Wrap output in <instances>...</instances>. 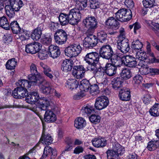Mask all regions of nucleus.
I'll return each mask as SVG.
<instances>
[{
    "instance_id": "603ef678",
    "label": "nucleus",
    "mask_w": 159,
    "mask_h": 159,
    "mask_svg": "<svg viewBox=\"0 0 159 159\" xmlns=\"http://www.w3.org/2000/svg\"><path fill=\"white\" fill-rule=\"evenodd\" d=\"M136 57L139 60L143 61L146 59L147 56L145 52H138L137 53Z\"/></svg>"
},
{
    "instance_id": "6e6d98bb",
    "label": "nucleus",
    "mask_w": 159,
    "mask_h": 159,
    "mask_svg": "<svg viewBox=\"0 0 159 159\" xmlns=\"http://www.w3.org/2000/svg\"><path fill=\"white\" fill-rule=\"evenodd\" d=\"M99 87L96 84L90 85L89 89L90 92L92 93L96 92V93L99 92Z\"/></svg>"
},
{
    "instance_id": "8fccbe9b",
    "label": "nucleus",
    "mask_w": 159,
    "mask_h": 159,
    "mask_svg": "<svg viewBox=\"0 0 159 159\" xmlns=\"http://www.w3.org/2000/svg\"><path fill=\"white\" fill-rule=\"evenodd\" d=\"M143 78L140 75H136L134 77V84L135 86H137L142 83Z\"/></svg>"
},
{
    "instance_id": "dca6fc26",
    "label": "nucleus",
    "mask_w": 159,
    "mask_h": 159,
    "mask_svg": "<svg viewBox=\"0 0 159 159\" xmlns=\"http://www.w3.org/2000/svg\"><path fill=\"white\" fill-rule=\"evenodd\" d=\"M28 78L30 80V82H34L33 85H38L39 84H46L47 82L45 81V80L41 75L40 74H34L33 73L29 75Z\"/></svg>"
},
{
    "instance_id": "423d86ee",
    "label": "nucleus",
    "mask_w": 159,
    "mask_h": 159,
    "mask_svg": "<svg viewBox=\"0 0 159 159\" xmlns=\"http://www.w3.org/2000/svg\"><path fill=\"white\" fill-rule=\"evenodd\" d=\"M68 35L66 32L62 29L57 30L54 34V38L56 43L59 45L65 44L67 39Z\"/></svg>"
},
{
    "instance_id": "49530a36",
    "label": "nucleus",
    "mask_w": 159,
    "mask_h": 159,
    "mask_svg": "<svg viewBox=\"0 0 159 159\" xmlns=\"http://www.w3.org/2000/svg\"><path fill=\"white\" fill-rule=\"evenodd\" d=\"M143 2L144 6L146 8H150L155 6L154 5L155 0H143Z\"/></svg>"
},
{
    "instance_id": "864d4df0",
    "label": "nucleus",
    "mask_w": 159,
    "mask_h": 159,
    "mask_svg": "<svg viewBox=\"0 0 159 159\" xmlns=\"http://www.w3.org/2000/svg\"><path fill=\"white\" fill-rule=\"evenodd\" d=\"M90 7L91 9H96L99 7V3L98 0H90Z\"/></svg>"
},
{
    "instance_id": "b1692460",
    "label": "nucleus",
    "mask_w": 159,
    "mask_h": 159,
    "mask_svg": "<svg viewBox=\"0 0 159 159\" xmlns=\"http://www.w3.org/2000/svg\"><path fill=\"white\" fill-rule=\"evenodd\" d=\"M49 54L53 58H57L60 55V51L57 46L51 45L49 47Z\"/></svg>"
},
{
    "instance_id": "774afa93",
    "label": "nucleus",
    "mask_w": 159,
    "mask_h": 159,
    "mask_svg": "<svg viewBox=\"0 0 159 159\" xmlns=\"http://www.w3.org/2000/svg\"><path fill=\"white\" fill-rule=\"evenodd\" d=\"M57 25V23H54V22H51L49 25V28L50 30L53 32H55L57 31V27L56 26Z\"/></svg>"
},
{
    "instance_id": "1a4fd4ad",
    "label": "nucleus",
    "mask_w": 159,
    "mask_h": 159,
    "mask_svg": "<svg viewBox=\"0 0 159 159\" xmlns=\"http://www.w3.org/2000/svg\"><path fill=\"white\" fill-rule=\"evenodd\" d=\"M109 103L108 98L105 96H102L96 99L94 106L96 109L101 110L106 108Z\"/></svg>"
},
{
    "instance_id": "c03bdc74",
    "label": "nucleus",
    "mask_w": 159,
    "mask_h": 159,
    "mask_svg": "<svg viewBox=\"0 0 159 159\" xmlns=\"http://www.w3.org/2000/svg\"><path fill=\"white\" fill-rule=\"evenodd\" d=\"M100 119L99 116L95 114H92L89 117L90 122L94 124L99 123L100 121Z\"/></svg>"
},
{
    "instance_id": "09e8293b",
    "label": "nucleus",
    "mask_w": 159,
    "mask_h": 159,
    "mask_svg": "<svg viewBox=\"0 0 159 159\" xmlns=\"http://www.w3.org/2000/svg\"><path fill=\"white\" fill-rule=\"evenodd\" d=\"M38 53L39 57L41 59H45L47 58L48 56V52L44 49L39 50Z\"/></svg>"
},
{
    "instance_id": "473e14b6",
    "label": "nucleus",
    "mask_w": 159,
    "mask_h": 159,
    "mask_svg": "<svg viewBox=\"0 0 159 159\" xmlns=\"http://www.w3.org/2000/svg\"><path fill=\"white\" fill-rule=\"evenodd\" d=\"M10 27L14 34H17L21 32V28L16 21H12L10 25Z\"/></svg>"
},
{
    "instance_id": "0e129e2a",
    "label": "nucleus",
    "mask_w": 159,
    "mask_h": 159,
    "mask_svg": "<svg viewBox=\"0 0 159 159\" xmlns=\"http://www.w3.org/2000/svg\"><path fill=\"white\" fill-rule=\"evenodd\" d=\"M30 70L31 73L34 74H38L36 66L33 63L31 64L30 66Z\"/></svg>"
},
{
    "instance_id": "f03ea898",
    "label": "nucleus",
    "mask_w": 159,
    "mask_h": 159,
    "mask_svg": "<svg viewBox=\"0 0 159 159\" xmlns=\"http://www.w3.org/2000/svg\"><path fill=\"white\" fill-rule=\"evenodd\" d=\"M83 24L88 29L87 31L93 33L97 27L98 21L94 16L86 17L83 20Z\"/></svg>"
},
{
    "instance_id": "bf43d9fd",
    "label": "nucleus",
    "mask_w": 159,
    "mask_h": 159,
    "mask_svg": "<svg viewBox=\"0 0 159 159\" xmlns=\"http://www.w3.org/2000/svg\"><path fill=\"white\" fill-rule=\"evenodd\" d=\"M125 4L129 10H130L134 7V3L132 0H125Z\"/></svg>"
},
{
    "instance_id": "ddd939ff",
    "label": "nucleus",
    "mask_w": 159,
    "mask_h": 159,
    "mask_svg": "<svg viewBox=\"0 0 159 159\" xmlns=\"http://www.w3.org/2000/svg\"><path fill=\"white\" fill-rule=\"evenodd\" d=\"M117 44L118 49L123 53H127L129 51L130 48L129 40L127 39L119 40Z\"/></svg>"
},
{
    "instance_id": "052dcab7",
    "label": "nucleus",
    "mask_w": 159,
    "mask_h": 159,
    "mask_svg": "<svg viewBox=\"0 0 159 159\" xmlns=\"http://www.w3.org/2000/svg\"><path fill=\"white\" fill-rule=\"evenodd\" d=\"M120 35L119 36V40L123 39H126L125 37V29L123 28H120Z\"/></svg>"
},
{
    "instance_id": "393cba45",
    "label": "nucleus",
    "mask_w": 159,
    "mask_h": 159,
    "mask_svg": "<svg viewBox=\"0 0 159 159\" xmlns=\"http://www.w3.org/2000/svg\"><path fill=\"white\" fill-rule=\"evenodd\" d=\"M97 35V39L99 42L101 43H105L107 42V34L104 31H98Z\"/></svg>"
},
{
    "instance_id": "3c124183",
    "label": "nucleus",
    "mask_w": 159,
    "mask_h": 159,
    "mask_svg": "<svg viewBox=\"0 0 159 159\" xmlns=\"http://www.w3.org/2000/svg\"><path fill=\"white\" fill-rule=\"evenodd\" d=\"M52 148L49 146H47L45 147L43 153L42 157L43 158L46 157L48 155L51 154L52 152Z\"/></svg>"
},
{
    "instance_id": "9b49d317",
    "label": "nucleus",
    "mask_w": 159,
    "mask_h": 159,
    "mask_svg": "<svg viewBox=\"0 0 159 159\" xmlns=\"http://www.w3.org/2000/svg\"><path fill=\"white\" fill-rule=\"evenodd\" d=\"M44 99H47L44 97L39 98V94L37 91H31L29 94H28L26 97L25 100L27 102L31 104H34L36 102H37L36 105V110H37V105L40 99L44 100Z\"/></svg>"
},
{
    "instance_id": "bb28decb",
    "label": "nucleus",
    "mask_w": 159,
    "mask_h": 159,
    "mask_svg": "<svg viewBox=\"0 0 159 159\" xmlns=\"http://www.w3.org/2000/svg\"><path fill=\"white\" fill-rule=\"evenodd\" d=\"M123 82V80L120 77L114 78L112 81L113 88L115 90H117L122 86Z\"/></svg>"
},
{
    "instance_id": "4d7b16f0",
    "label": "nucleus",
    "mask_w": 159,
    "mask_h": 159,
    "mask_svg": "<svg viewBox=\"0 0 159 159\" xmlns=\"http://www.w3.org/2000/svg\"><path fill=\"white\" fill-rule=\"evenodd\" d=\"M51 39L49 37H44L41 39V41L43 44L49 45L51 42Z\"/></svg>"
},
{
    "instance_id": "39448f33",
    "label": "nucleus",
    "mask_w": 159,
    "mask_h": 159,
    "mask_svg": "<svg viewBox=\"0 0 159 159\" xmlns=\"http://www.w3.org/2000/svg\"><path fill=\"white\" fill-rule=\"evenodd\" d=\"M82 50L80 45L76 44L71 45L66 48L64 50L66 55L70 57L77 56Z\"/></svg>"
},
{
    "instance_id": "a19ab883",
    "label": "nucleus",
    "mask_w": 159,
    "mask_h": 159,
    "mask_svg": "<svg viewBox=\"0 0 159 159\" xmlns=\"http://www.w3.org/2000/svg\"><path fill=\"white\" fill-rule=\"evenodd\" d=\"M81 111L83 115L88 116L91 113H93L95 112V109L92 107H89L87 106H84L82 109Z\"/></svg>"
},
{
    "instance_id": "37998d69",
    "label": "nucleus",
    "mask_w": 159,
    "mask_h": 159,
    "mask_svg": "<svg viewBox=\"0 0 159 159\" xmlns=\"http://www.w3.org/2000/svg\"><path fill=\"white\" fill-rule=\"evenodd\" d=\"M79 2L76 5V10H83L87 6V0H76Z\"/></svg>"
},
{
    "instance_id": "5701e85b",
    "label": "nucleus",
    "mask_w": 159,
    "mask_h": 159,
    "mask_svg": "<svg viewBox=\"0 0 159 159\" xmlns=\"http://www.w3.org/2000/svg\"><path fill=\"white\" fill-rule=\"evenodd\" d=\"M119 96L120 99L123 101H128L130 99V92L128 89H121L120 91Z\"/></svg>"
},
{
    "instance_id": "6ab92c4d",
    "label": "nucleus",
    "mask_w": 159,
    "mask_h": 159,
    "mask_svg": "<svg viewBox=\"0 0 159 159\" xmlns=\"http://www.w3.org/2000/svg\"><path fill=\"white\" fill-rule=\"evenodd\" d=\"M120 67V65L114 66L110 63H107L104 68L105 73L109 76H113L116 73L117 68Z\"/></svg>"
},
{
    "instance_id": "72a5a7b5",
    "label": "nucleus",
    "mask_w": 159,
    "mask_h": 159,
    "mask_svg": "<svg viewBox=\"0 0 159 159\" xmlns=\"http://www.w3.org/2000/svg\"><path fill=\"white\" fill-rule=\"evenodd\" d=\"M107 157L108 159H119L120 154L113 150H108L106 152Z\"/></svg>"
},
{
    "instance_id": "2eb2a0df",
    "label": "nucleus",
    "mask_w": 159,
    "mask_h": 159,
    "mask_svg": "<svg viewBox=\"0 0 159 159\" xmlns=\"http://www.w3.org/2000/svg\"><path fill=\"white\" fill-rule=\"evenodd\" d=\"M87 69L83 65L75 66L73 67L72 74L77 79L83 78Z\"/></svg>"
},
{
    "instance_id": "20e7f679",
    "label": "nucleus",
    "mask_w": 159,
    "mask_h": 159,
    "mask_svg": "<svg viewBox=\"0 0 159 159\" xmlns=\"http://www.w3.org/2000/svg\"><path fill=\"white\" fill-rule=\"evenodd\" d=\"M45 81L47 83H40L38 85L39 86L41 91L44 94L46 95L50 94L53 96L59 98L60 96V94L54 89L52 88L49 86V82L45 80Z\"/></svg>"
},
{
    "instance_id": "4c0bfd02",
    "label": "nucleus",
    "mask_w": 159,
    "mask_h": 159,
    "mask_svg": "<svg viewBox=\"0 0 159 159\" xmlns=\"http://www.w3.org/2000/svg\"><path fill=\"white\" fill-rule=\"evenodd\" d=\"M159 147V140L150 141L148 142L147 147L148 149L150 151L155 150Z\"/></svg>"
},
{
    "instance_id": "a18cd8bd",
    "label": "nucleus",
    "mask_w": 159,
    "mask_h": 159,
    "mask_svg": "<svg viewBox=\"0 0 159 159\" xmlns=\"http://www.w3.org/2000/svg\"><path fill=\"white\" fill-rule=\"evenodd\" d=\"M42 34V32L34 29L31 35V38L33 40H37L40 39Z\"/></svg>"
},
{
    "instance_id": "0eeeda50",
    "label": "nucleus",
    "mask_w": 159,
    "mask_h": 159,
    "mask_svg": "<svg viewBox=\"0 0 159 159\" xmlns=\"http://www.w3.org/2000/svg\"><path fill=\"white\" fill-rule=\"evenodd\" d=\"M98 41L95 35L90 34L88 35L83 40V45L86 48H92L97 44Z\"/></svg>"
},
{
    "instance_id": "f3484780",
    "label": "nucleus",
    "mask_w": 159,
    "mask_h": 159,
    "mask_svg": "<svg viewBox=\"0 0 159 159\" xmlns=\"http://www.w3.org/2000/svg\"><path fill=\"white\" fill-rule=\"evenodd\" d=\"M122 63H124L130 67H134L137 65L136 58L130 55L123 56H122Z\"/></svg>"
},
{
    "instance_id": "680f3d73",
    "label": "nucleus",
    "mask_w": 159,
    "mask_h": 159,
    "mask_svg": "<svg viewBox=\"0 0 159 159\" xmlns=\"http://www.w3.org/2000/svg\"><path fill=\"white\" fill-rule=\"evenodd\" d=\"M66 144L65 149L62 151V153H64L65 152L70 151L72 148V143L71 142H67Z\"/></svg>"
},
{
    "instance_id": "c756f323",
    "label": "nucleus",
    "mask_w": 159,
    "mask_h": 159,
    "mask_svg": "<svg viewBox=\"0 0 159 159\" xmlns=\"http://www.w3.org/2000/svg\"><path fill=\"white\" fill-rule=\"evenodd\" d=\"M66 84V87L72 90L77 88L79 83L75 79H70L67 81Z\"/></svg>"
},
{
    "instance_id": "cd10ccee",
    "label": "nucleus",
    "mask_w": 159,
    "mask_h": 159,
    "mask_svg": "<svg viewBox=\"0 0 159 159\" xmlns=\"http://www.w3.org/2000/svg\"><path fill=\"white\" fill-rule=\"evenodd\" d=\"M86 124L85 119L81 117H79L75 120L74 126L78 129H80L84 127Z\"/></svg>"
},
{
    "instance_id": "9d476101",
    "label": "nucleus",
    "mask_w": 159,
    "mask_h": 159,
    "mask_svg": "<svg viewBox=\"0 0 159 159\" xmlns=\"http://www.w3.org/2000/svg\"><path fill=\"white\" fill-rule=\"evenodd\" d=\"M99 55L97 52H92L88 53L84 57V60L89 65H95L99 62Z\"/></svg>"
},
{
    "instance_id": "f704fd0d",
    "label": "nucleus",
    "mask_w": 159,
    "mask_h": 159,
    "mask_svg": "<svg viewBox=\"0 0 159 159\" xmlns=\"http://www.w3.org/2000/svg\"><path fill=\"white\" fill-rule=\"evenodd\" d=\"M0 26L5 30L10 29V25L7 19L5 16L0 17Z\"/></svg>"
},
{
    "instance_id": "aec40b11",
    "label": "nucleus",
    "mask_w": 159,
    "mask_h": 159,
    "mask_svg": "<svg viewBox=\"0 0 159 159\" xmlns=\"http://www.w3.org/2000/svg\"><path fill=\"white\" fill-rule=\"evenodd\" d=\"M73 64V61L71 60L66 59L63 61L61 64V69L66 74H68L71 70Z\"/></svg>"
},
{
    "instance_id": "c85d7f7f",
    "label": "nucleus",
    "mask_w": 159,
    "mask_h": 159,
    "mask_svg": "<svg viewBox=\"0 0 159 159\" xmlns=\"http://www.w3.org/2000/svg\"><path fill=\"white\" fill-rule=\"evenodd\" d=\"M68 14L61 13L59 17V20L61 25L63 26L70 24V18H68Z\"/></svg>"
},
{
    "instance_id": "c9c22d12",
    "label": "nucleus",
    "mask_w": 159,
    "mask_h": 159,
    "mask_svg": "<svg viewBox=\"0 0 159 159\" xmlns=\"http://www.w3.org/2000/svg\"><path fill=\"white\" fill-rule=\"evenodd\" d=\"M90 86L89 81L86 79H84L81 81L80 87L82 90L88 91L89 90Z\"/></svg>"
},
{
    "instance_id": "7ed1b4c3",
    "label": "nucleus",
    "mask_w": 159,
    "mask_h": 159,
    "mask_svg": "<svg viewBox=\"0 0 159 159\" xmlns=\"http://www.w3.org/2000/svg\"><path fill=\"white\" fill-rule=\"evenodd\" d=\"M114 54L113 46L109 44L103 45L99 50V57L109 60Z\"/></svg>"
},
{
    "instance_id": "e2e57ef3",
    "label": "nucleus",
    "mask_w": 159,
    "mask_h": 159,
    "mask_svg": "<svg viewBox=\"0 0 159 159\" xmlns=\"http://www.w3.org/2000/svg\"><path fill=\"white\" fill-rule=\"evenodd\" d=\"M97 65V64H96L95 65H89V66H88L86 69L87 70H90L93 71L95 74L97 69V67H96Z\"/></svg>"
},
{
    "instance_id": "a211bd4d",
    "label": "nucleus",
    "mask_w": 159,
    "mask_h": 159,
    "mask_svg": "<svg viewBox=\"0 0 159 159\" xmlns=\"http://www.w3.org/2000/svg\"><path fill=\"white\" fill-rule=\"evenodd\" d=\"M18 87L15 88L12 92V95L16 98L21 99L26 97L28 94V92L20 87L17 84Z\"/></svg>"
},
{
    "instance_id": "ea45409f",
    "label": "nucleus",
    "mask_w": 159,
    "mask_h": 159,
    "mask_svg": "<svg viewBox=\"0 0 159 159\" xmlns=\"http://www.w3.org/2000/svg\"><path fill=\"white\" fill-rule=\"evenodd\" d=\"M17 61L15 58L9 59L6 63V68L7 69L12 70L15 69Z\"/></svg>"
},
{
    "instance_id": "5fc2aeb1",
    "label": "nucleus",
    "mask_w": 159,
    "mask_h": 159,
    "mask_svg": "<svg viewBox=\"0 0 159 159\" xmlns=\"http://www.w3.org/2000/svg\"><path fill=\"white\" fill-rule=\"evenodd\" d=\"M122 56L120 57L119 56V54H118L116 55L115 58H114L112 57L109 60H110L111 63L112 65H114V66H117V65H116V64L119 60H120L122 62Z\"/></svg>"
},
{
    "instance_id": "69168bd1",
    "label": "nucleus",
    "mask_w": 159,
    "mask_h": 159,
    "mask_svg": "<svg viewBox=\"0 0 159 159\" xmlns=\"http://www.w3.org/2000/svg\"><path fill=\"white\" fill-rule=\"evenodd\" d=\"M104 67H102L100 66L99 67L98 69H97V70H96L95 75H98V72L99 73H101L100 75H104L105 73V70L104 69Z\"/></svg>"
},
{
    "instance_id": "13d9d810",
    "label": "nucleus",
    "mask_w": 159,
    "mask_h": 159,
    "mask_svg": "<svg viewBox=\"0 0 159 159\" xmlns=\"http://www.w3.org/2000/svg\"><path fill=\"white\" fill-rule=\"evenodd\" d=\"M143 100L145 104L149 103L151 100V96L149 94H147L145 95L143 97Z\"/></svg>"
},
{
    "instance_id": "f257e3e1",
    "label": "nucleus",
    "mask_w": 159,
    "mask_h": 159,
    "mask_svg": "<svg viewBox=\"0 0 159 159\" xmlns=\"http://www.w3.org/2000/svg\"><path fill=\"white\" fill-rule=\"evenodd\" d=\"M49 105V101L47 99H40L37 105V110L45 111L44 115L45 121L47 123H52L56 121L57 117L55 114L52 110L48 109V107Z\"/></svg>"
},
{
    "instance_id": "79ce46f5",
    "label": "nucleus",
    "mask_w": 159,
    "mask_h": 159,
    "mask_svg": "<svg viewBox=\"0 0 159 159\" xmlns=\"http://www.w3.org/2000/svg\"><path fill=\"white\" fill-rule=\"evenodd\" d=\"M112 149L118 152L120 155L124 153L125 150L118 143H115L113 145Z\"/></svg>"
},
{
    "instance_id": "e433bc0d",
    "label": "nucleus",
    "mask_w": 159,
    "mask_h": 159,
    "mask_svg": "<svg viewBox=\"0 0 159 159\" xmlns=\"http://www.w3.org/2000/svg\"><path fill=\"white\" fill-rule=\"evenodd\" d=\"M149 112L151 116H159V104L155 103L150 109Z\"/></svg>"
},
{
    "instance_id": "de8ad7c7",
    "label": "nucleus",
    "mask_w": 159,
    "mask_h": 159,
    "mask_svg": "<svg viewBox=\"0 0 159 159\" xmlns=\"http://www.w3.org/2000/svg\"><path fill=\"white\" fill-rule=\"evenodd\" d=\"M140 72L142 75H146L151 73V68H149L147 66H142L139 70Z\"/></svg>"
},
{
    "instance_id": "7c9ffc66",
    "label": "nucleus",
    "mask_w": 159,
    "mask_h": 159,
    "mask_svg": "<svg viewBox=\"0 0 159 159\" xmlns=\"http://www.w3.org/2000/svg\"><path fill=\"white\" fill-rule=\"evenodd\" d=\"M132 77L130 70L128 68H125L122 70L120 73V77L123 80H127Z\"/></svg>"
},
{
    "instance_id": "338daca9",
    "label": "nucleus",
    "mask_w": 159,
    "mask_h": 159,
    "mask_svg": "<svg viewBox=\"0 0 159 159\" xmlns=\"http://www.w3.org/2000/svg\"><path fill=\"white\" fill-rule=\"evenodd\" d=\"M83 150L84 149L82 147L78 146L75 148L74 151V153L76 154H79L80 153L82 152Z\"/></svg>"
},
{
    "instance_id": "4be33fe9",
    "label": "nucleus",
    "mask_w": 159,
    "mask_h": 159,
    "mask_svg": "<svg viewBox=\"0 0 159 159\" xmlns=\"http://www.w3.org/2000/svg\"><path fill=\"white\" fill-rule=\"evenodd\" d=\"M53 138L49 134H45V128L43 127L42 134L41 137L39 142V143L41 142L43 144L49 145L52 143Z\"/></svg>"
},
{
    "instance_id": "f8f14e48",
    "label": "nucleus",
    "mask_w": 159,
    "mask_h": 159,
    "mask_svg": "<svg viewBox=\"0 0 159 159\" xmlns=\"http://www.w3.org/2000/svg\"><path fill=\"white\" fill-rule=\"evenodd\" d=\"M68 17L70 18V24L74 25H77L80 20L81 14L79 11L74 12L70 11Z\"/></svg>"
},
{
    "instance_id": "2f4dec72",
    "label": "nucleus",
    "mask_w": 159,
    "mask_h": 159,
    "mask_svg": "<svg viewBox=\"0 0 159 159\" xmlns=\"http://www.w3.org/2000/svg\"><path fill=\"white\" fill-rule=\"evenodd\" d=\"M92 142L93 146L97 148L104 147L106 144V141L103 139H95L93 140H92Z\"/></svg>"
},
{
    "instance_id": "6e6552de",
    "label": "nucleus",
    "mask_w": 159,
    "mask_h": 159,
    "mask_svg": "<svg viewBox=\"0 0 159 159\" xmlns=\"http://www.w3.org/2000/svg\"><path fill=\"white\" fill-rule=\"evenodd\" d=\"M131 11H118L115 13V17L119 21L126 22L131 18Z\"/></svg>"
},
{
    "instance_id": "412c9836",
    "label": "nucleus",
    "mask_w": 159,
    "mask_h": 159,
    "mask_svg": "<svg viewBox=\"0 0 159 159\" xmlns=\"http://www.w3.org/2000/svg\"><path fill=\"white\" fill-rule=\"evenodd\" d=\"M105 24L109 28L114 30H116L120 27L119 22L113 17H109L106 21Z\"/></svg>"
},
{
    "instance_id": "58836bf2",
    "label": "nucleus",
    "mask_w": 159,
    "mask_h": 159,
    "mask_svg": "<svg viewBox=\"0 0 159 159\" xmlns=\"http://www.w3.org/2000/svg\"><path fill=\"white\" fill-rule=\"evenodd\" d=\"M143 46L142 42L139 40H136L133 41L131 46V48L135 51L140 50Z\"/></svg>"
},
{
    "instance_id": "a878e982",
    "label": "nucleus",
    "mask_w": 159,
    "mask_h": 159,
    "mask_svg": "<svg viewBox=\"0 0 159 159\" xmlns=\"http://www.w3.org/2000/svg\"><path fill=\"white\" fill-rule=\"evenodd\" d=\"M34 82H30L27 80H19L17 83L18 84L19 86L20 87L24 89V90H26V92H28L27 89L30 88L33 84H34Z\"/></svg>"
},
{
    "instance_id": "4468645a",
    "label": "nucleus",
    "mask_w": 159,
    "mask_h": 159,
    "mask_svg": "<svg viewBox=\"0 0 159 159\" xmlns=\"http://www.w3.org/2000/svg\"><path fill=\"white\" fill-rule=\"evenodd\" d=\"M41 49V46L40 43L34 42L26 45L25 51L27 53L34 54L38 52Z\"/></svg>"
}]
</instances>
